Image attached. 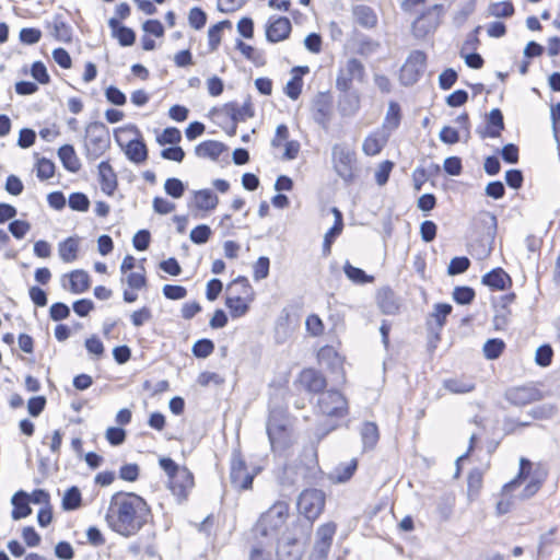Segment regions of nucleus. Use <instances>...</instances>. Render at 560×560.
<instances>
[{
  "label": "nucleus",
  "instance_id": "obj_1",
  "mask_svg": "<svg viewBox=\"0 0 560 560\" xmlns=\"http://www.w3.org/2000/svg\"><path fill=\"white\" fill-rule=\"evenodd\" d=\"M151 510L145 500L133 492H116L105 513L107 526L116 534L129 538L148 523Z\"/></svg>",
  "mask_w": 560,
  "mask_h": 560
},
{
  "label": "nucleus",
  "instance_id": "obj_2",
  "mask_svg": "<svg viewBox=\"0 0 560 560\" xmlns=\"http://www.w3.org/2000/svg\"><path fill=\"white\" fill-rule=\"evenodd\" d=\"M254 535L262 546H276L280 542V506L275 503L266 512H264L257 521Z\"/></svg>",
  "mask_w": 560,
  "mask_h": 560
},
{
  "label": "nucleus",
  "instance_id": "obj_3",
  "mask_svg": "<svg viewBox=\"0 0 560 560\" xmlns=\"http://www.w3.org/2000/svg\"><path fill=\"white\" fill-rule=\"evenodd\" d=\"M311 538V525L294 523L292 535L285 538L282 546V560H302Z\"/></svg>",
  "mask_w": 560,
  "mask_h": 560
},
{
  "label": "nucleus",
  "instance_id": "obj_4",
  "mask_svg": "<svg viewBox=\"0 0 560 560\" xmlns=\"http://www.w3.org/2000/svg\"><path fill=\"white\" fill-rule=\"evenodd\" d=\"M334 167L347 185L354 183L358 177L355 152L343 145L332 148Z\"/></svg>",
  "mask_w": 560,
  "mask_h": 560
},
{
  "label": "nucleus",
  "instance_id": "obj_5",
  "mask_svg": "<svg viewBox=\"0 0 560 560\" xmlns=\"http://www.w3.org/2000/svg\"><path fill=\"white\" fill-rule=\"evenodd\" d=\"M317 411L329 418H343L348 415V401L337 389L324 390L317 400Z\"/></svg>",
  "mask_w": 560,
  "mask_h": 560
},
{
  "label": "nucleus",
  "instance_id": "obj_6",
  "mask_svg": "<svg viewBox=\"0 0 560 560\" xmlns=\"http://www.w3.org/2000/svg\"><path fill=\"white\" fill-rule=\"evenodd\" d=\"M428 57L423 50H412L402 65L399 81L404 86L416 84L427 69Z\"/></svg>",
  "mask_w": 560,
  "mask_h": 560
},
{
  "label": "nucleus",
  "instance_id": "obj_7",
  "mask_svg": "<svg viewBox=\"0 0 560 560\" xmlns=\"http://www.w3.org/2000/svg\"><path fill=\"white\" fill-rule=\"evenodd\" d=\"M298 510L310 523L315 521L324 510L325 493L318 489H305L298 499ZM312 526V524H308Z\"/></svg>",
  "mask_w": 560,
  "mask_h": 560
},
{
  "label": "nucleus",
  "instance_id": "obj_8",
  "mask_svg": "<svg viewBox=\"0 0 560 560\" xmlns=\"http://www.w3.org/2000/svg\"><path fill=\"white\" fill-rule=\"evenodd\" d=\"M444 14L443 4H434L423 11L412 23V33L417 37H425L441 24Z\"/></svg>",
  "mask_w": 560,
  "mask_h": 560
},
{
  "label": "nucleus",
  "instance_id": "obj_9",
  "mask_svg": "<svg viewBox=\"0 0 560 560\" xmlns=\"http://www.w3.org/2000/svg\"><path fill=\"white\" fill-rule=\"evenodd\" d=\"M86 148L90 154L98 158L109 147V133L103 122H91L86 127Z\"/></svg>",
  "mask_w": 560,
  "mask_h": 560
},
{
  "label": "nucleus",
  "instance_id": "obj_10",
  "mask_svg": "<svg viewBox=\"0 0 560 560\" xmlns=\"http://www.w3.org/2000/svg\"><path fill=\"white\" fill-rule=\"evenodd\" d=\"M504 398L512 406L524 407L544 398V393L534 385H518L509 387L504 393Z\"/></svg>",
  "mask_w": 560,
  "mask_h": 560
},
{
  "label": "nucleus",
  "instance_id": "obj_11",
  "mask_svg": "<svg viewBox=\"0 0 560 560\" xmlns=\"http://www.w3.org/2000/svg\"><path fill=\"white\" fill-rule=\"evenodd\" d=\"M255 474V471H248L246 463L241 455V452L237 450L233 451L230 472V479L232 485L235 488L248 490L252 488Z\"/></svg>",
  "mask_w": 560,
  "mask_h": 560
},
{
  "label": "nucleus",
  "instance_id": "obj_12",
  "mask_svg": "<svg viewBox=\"0 0 560 560\" xmlns=\"http://www.w3.org/2000/svg\"><path fill=\"white\" fill-rule=\"evenodd\" d=\"M471 228L475 233L477 234H483L489 240L488 247L483 248L485 254H490L492 247L491 244L493 243L495 235H497V229H498V219L497 215L489 211H480L477 213V215L474 217Z\"/></svg>",
  "mask_w": 560,
  "mask_h": 560
},
{
  "label": "nucleus",
  "instance_id": "obj_13",
  "mask_svg": "<svg viewBox=\"0 0 560 560\" xmlns=\"http://www.w3.org/2000/svg\"><path fill=\"white\" fill-rule=\"evenodd\" d=\"M296 383H299L304 390L313 395H320L327 386L325 375L313 368L303 369L298 375Z\"/></svg>",
  "mask_w": 560,
  "mask_h": 560
},
{
  "label": "nucleus",
  "instance_id": "obj_14",
  "mask_svg": "<svg viewBox=\"0 0 560 560\" xmlns=\"http://www.w3.org/2000/svg\"><path fill=\"white\" fill-rule=\"evenodd\" d=\"M192 487L194 476L186 467H183L178 474H175V476L168 480V488L177 498L178 502H182L187 498L188 492Z\"/></svg>",
  "mask_w": 560,
  "mask_h": 560
},
{
  "label": "nucleus",
  "instance_id": "obj_15",
  "mask_svg": "<svg viewBox=\"0 0 560 560\" xmlns=\"http://www.w3.org/2000/svg\"><path fill=\"white\" fill-rule=\"evenodd\" d=\"M332 100L329 93H319L314 101L313 118L327 129L331 119Z\"/></svg>",
  "mask_w": 560,
  "mask_h": 560
},
{
  "label": "nucleus",
  "instance_id": "obj_16",
  "mask_svg": "<svg viewBox=\"0 0 560 560\" xmlns=\"http://www.w3.org/2000/svg\"><path fill=\"white\" fill-rule=\"evenodd\" d=\"M504 127L505 126L502 112L499 108H493L488 116L487 125L483 127L479 126L476 132L481 139H494L501 136Z\"/></svg>",
  "mask_w": 560,
  "mask_h": 560
},
{
  "label": "nucleus",
  "instance_id": "obj_17",
  "mask_svg": "<svg viewBox=\"0 0 560 560\" xmlns=\"http://www.w3.org/2000/svg\"><path fill=\"white\" fill-rule=\"evenodd\" d=\"M338 110L341 116H354L361 107V96L357 90L338 91Z\"/></svg>",
  "mask_w": 560,
  "mask_h": 560
},
{
  "label": "nucleus",
  "instance_id": "obj_18",
  "mask_svg": "<svg viewBox=\"0 0 560 560\" xmlns=\"http://www.w3.org/2000/svg\"><path fill=\"white\" fill-rule=\"evenodd\" d=\"M376 303L385 315H397L400 311L396 293L390 287H384L377 291Z\"/></svg>",
  "mask_w": 560,
  "mask_h": 560
},
{
  "label": "nucleus",
  "instance_id": "obj_19",
  "mask_svg": "<svg viewBox=\"0 0 560 560\" xmlns=\"http://www.w3.org/2000/svg\"><path fill=\"white\" fill-rule=\"evenodd\" d=\"M481 282L492 291H501L512 285V278L502 267H497L485 273Z\"/></svg>",
  "mask_w": 560,
  "mask_h": 560
},
{
  "label": "nucleus",
  "instance_id": "obj_20",
  "mask_svg": "<svg viewBox=\"0 0 560 560\" xmlns=\"http://www.w3.org/2000/svg\"><path fill=\"white\" fill-rule=\"evenodd\" d=\"M266 433L272 451L276 452L280 443V410L276 406H270L269 408Z\"/></svg>",
  "mask_w": 560,
  "mask_h": 560
},
{
  "label": "nucleus",
  "instance_id": "obj_21",
  "mask_svg": "<svg viewBox=\"0 0 560 560\" xmlns=\"http://www.w3.org/2000/svg\"><path fill=\"white\" fill-rule=\"evenodd\" d=\"M308 72L310 68L307 66H296L292 68V77L284 88V92L290 98H299L303 88V75Z\"/></svg>",
  "mask_w": 560,
  "mask_h": 560
},
{
  "label": "nucleus",
  "instance_id": "obj_22",
  "mask_svg": "<svg viewBox=\"0 0 560 560\" xmlns=\"http://www.w3.org/2000/svg\"><path fill=\"white\" fill-rule=\"evenodd\" d=\"M352 15L355 22L363 28H374L378 22V18L374 9L366 4L354 5L352 8Z\"/></svg>",
  "mask_w": 560,
  "mask_h": 560
},
{
  "label": "nucleus",
  "instance_id": "obj_23",
  "mask_svg": "<svg viewBox=\"0 0 560 560\" xmlns=\"http://www.w3.org/2000/svg\"><path fill=\"white\" fill-rule=\"evenodd\" d=\"M98 175L102 191L112 196L117 187V178L108 162L103 161L100 163Z\"/></svg>",
  "mask_w": 560,
  "mask_h": 560
},
{
  "label": "nucleus",
  "instance_id": "obj_24",
  "mask_svg": "<svg viewBox=\"0 0 560 560\" xmlns=\"http://www.w3.org/2000/svg\"><path fill=\"white\" fill-rule=\"evenodd\" d=\"M11 504L13 505L11 516L15 521L24 518L32 513L28 494L23 490H19L13 494L11 498Z\"/></svg>",
  "mask_w": 560,
  "mask_h": 560
},
{
  "label": "nucleus",
  "instance_id": "obj_25",
  "mask_svg": "<svg viewBox=\"0 0 560 560\" xmlns=\"http://www.w3.org/2000/svg\"><path fill=\"white\" fill-rule=\"evenodd\" d=\"M360 434L363 451L366 452L374 450L380 441V431L377 424L372 421L364 422L361 427Z\"/></svg>",
  "mask_w": 560,
  "mask_h": 560
},
{
  "label": "nucleus",
  "instance_id": "obj_26",
  "mask_svg": "<svg viewBox=\"0 0 560 560\" xmlns=\"http://www.w3.org/2000/svg\"><path fill=\"white\" fill-rule=\"evenodd\" d=\"M224 150L225 145L222 142L207 140L196 147L195 153L199 158H208L214 161L222 154Z\"/></svg>",
  "mask_w": 560,
  "mask_h": 560
},
{
  "label": "nucleus",
  "instance_id": "obj_27",
  "mask_svg": "<svg viewBox=\"0 0 560 560\" xmlns=\"http://www.w3.org/2000/svg\"><path fill=\"white\" fill-rule=\"evenodd\" d=\"M58 156L66 170L75 173L80 170L81 163L74 148L71 144H63L58 150Z\"/></svg>",
  "mask_w": 560,
  "mask_h": 560
},
{
  "label": "nucleus",
  "instance_id": "obj_28",
  "mask_svg": "<svg viewBox=\"0 0 560 560\" xmlns=\"http://www.w3.org/2000/svg\"><path fill=\"white\" fill-rule=\"evenodd\" d=\"M125 153L127 158L137 164L144 162L148 158V149L142 140L133 139L126 145Z\"/></svg>",
  "mask_w": 560,
  "mask_h": 560
},
{
  "label": "nucleus",
  "instance_id": "obj_29",
  "mask_svg": "<svg viewBox=\"0 0 560 560\" xmlns=\"http://www.w3.org/2000/svg\"><path fill=\"white\" fill-rule=\"evenodd\" d=\"M319 363L326 364L330 369L342 368L343 360L332 346H324L317 353Z\"/></svg>",
  "mask_w": 560,
  "mask_h": 560
},
{
  "label": "nucleus",
  "instance_id": "obj_30",
  "mask_svg": "<svg viewBox=\"0 0 560 560\" xmlns=\"http://www.w3.org/2000/svg\"><path fill=\"white\" fill-rule=\"evenodd\" d=\"M69 290L74 294L85 292L90 287V276L84 270H74L69 273Z\"/></svg>",
  "mask_w": 560,
  "mask_h": 560
},
{
  "label": "nucleus",
  "instance_id": "obj_31",
  "mask_svg": "<svg viewBox=\"0 0 560 560\" xmlns=\"http://www.w3.org/2000/svg\"><path fill=\"white\" fill-rule=\"evenodd\" d=\"M386 143V139L381 137L378 132L370 133L363 141L362 151L368 156L378 154Z\"/></svg>",
  "mask_w": 560,
  "mask_h": 560
},
{
  "label": "nucleus",
  "instance_id": "obj_32",
  "mask_svg": "<svg viewBox=\"0 0 560 560\" xmlns=\"http://www.w3.org/2000/svg\"><path fill=\"white\" fill-rule=\"evenodd\" d=\"M82 495L81 491L77 486L67 489L62 495V509L65 511H74L81 506Z\"/></svg>",
  "mask_w": 560,
  "mask_h": 560
},
{
  "label": "nucleus",
  "instance_id": "obj_33",
  "mask_svg": "<svg viewBox=\"0 0 560 560\" xmlns=\"http://www.w3.org/2000/svg\"><path fill=\"white\" fill-rule=\"evenodd\" d=\"M78 249V240L74 237H68L59 244L58 252L62 261L72 262L77 259Z\"/></svg>",
  "mask_w": 560,
  "mask_h": 560
},
{
  "label": "nucleus",
  "instance_id": "obj_34",
  "mask_svg": "<svg viewBox=\"0 0 560 560\" xmlns=\"http://www.w3.org/2000/svg\"><path fill=\"white\" fill-rule=\"evenodd\" d=\"M401 121V108L400 105L392 101L388 105V110L385 116L383 127L388 130H395L399 127Z\"/></svg>",
  "mask_w": 560,
  "mask_h": 560
},
{
  "label": "nucleus",
  "instance_id": "obj_35",
  "mask_svg": "<svg viewBox=\"0 0 560 560\" xmlns=\"http://www.w3.org/2000/svg\"><path fill=\"white\" fill-rule=\"evenodd\" d=\"M558 412V407L556 404L546 402L542 405H538L533 407L527 413L534 420H550Z\"/></svg>",
  "mask_w": 560,
  "mask_h": 560
},
{
  "label": "nucleus",
  "instance_id": "obj_36",
  "mask_svg": "<svg viewBox=\"0 0 560 560\" xmlns=\"http://www.w3.org/2000/svg\"><path fill=\"white\" fill-rule=\"evenodd\" d=\"M483 474L481 469L474 468L469 471L467 478V491L470 498H477L482 489Z\"/></svg>",
  "mask_w": 560,
  "mask_h": 560
},
{
  "label": "nucleus",
  "instance_id": "obj_37",
  "mask_svg": "<svg viewBox=\"0 0 560 560\" xmlns=\"http://www.w3.org/2000/svg\"><path fill=\"white\" fill-rule=\"evenodd\" d=\"M232 23L229 20H223L212 25L208 30L209 48L211 51L217 50L221 43V32L224 28H231Z\"/></svg>",
  "mask_w": 560,
  "mask_h": 560
},
{
  "label": "nucleus",
  "instance_id": "obj_38",
  "mask_svg": "<svg viewBox=\"0 0 560 560\" xmlns=\"http://www.w3.org/2000/svg\"><path fill=\"white\" fill-rule=\"evenodd\" d=\"M218 197L210 189H202L196 194V206L200 210H212L217 207Z\"/></svg>",
  "mask_w": 560,
  "mask_h": 560
},
{
  "label": "nucleus",
  "instance_id": "obj_39",
  "mask_svg": "<svg viewBox=\"0 0 560 560\" xmlns=\"http://www.w3.org/2000/svg\"><path fill=\"white\" fill-rule=\"evenodd\" d=\"M51 35L59 42L69 43L72 39V28L62 20L56 18L52 23Z\"/></svg>",
  "mask_w": 560,
  "mask_h": 560
},
{
  "label": "nucleus",
  "instance_id": "obj_40",
  "mask_svg": "<svg viewBox=\"0 0 560 560\" xmlns=\"http://www.w3.org/2000/svg\"><path fill=\"white\" fill-rule=\"evenodd\" d=\"M346 276L354 283H370L374 280L373 276L366 275L364 270L352 266L347 261L343 266Z\"/></svg>",
  "mask_w": 560,
  "mask_h": 560
},
{
  "label": "nucleus",
  "instance_id": "obj_41",
  "mask_svg": "<svg viewBox=\"0 0 560 560\" xmlns=\"http://www.w3.org/2000/svg\"><path fill=\"white\" fill-rule=\"evenodd\" d=\"M225 305L233 317L243 316L248 311V305L244 301V296L241 295H229L225 300Z\"/></svg>",
  "mask_w": 560,
  "mask_h": 560
},
{
  "label": "nucleus",
  "instance_id": "obj_42",
  "mask_svg": "<svg viewBox=\"0 0 560 560\" xmlns=\"http://www.w3.org/2000/svg\"><path fill=\"white\" fill-rule=\"evenodd\" d=\"M444 387L453 394H466L475 389V384L459 378H448L444 381Z\"/></svg>",
  "mask_w": 560,
  "mask_h": 560
},
{
  "label": "nucleus",
  "instance_id": "obj_43",
  "mask_svg": "<svg viewBox=\"0 0 560 560\" xmlns=\"http://www.w3.org/2000/svg\"><path fill=\"white\" fill-rule=\"evenodd\" d=\"M505 349V343L502 339L493 338L487 340L483 346L485 357L489 360H494L501 355L503 350Z\"/></svg>",
  "mask_w": 560,
  "mask_h": 560
},
{
  "label": "nucleus",
  "instance_id": "obj_44",
  "mask_svg": "<svg viewBox=\"0 0 560 560\" xmlns=\"http://www.w3.org/2000/svg\"><path fill=\"white\" fill-rule=\"evenodd\" d=\"M475 295V290L467 285H458L453 291V300L459 305L470 304L474 301Z\"/></svg>",
  "mask_w": 560,
  "mask_h": 560
},
{
  "label": "nucleus",
  "instance_id": "obj_45",
  "mask_svg": "<svg viewBox=\"0 0 560 560\" xmlns=\"http://www.w3.org/2000/svg\"><path fill=\"white\" fill-rule=\"evenodd\" d=\"M336 532L335 524H325L318 528V539L315 545L331 548L332 539Z\"/></svg>",
  "mask_w": 560,
  "mask_h": 560
},
{
  "label": "nucleus",
  "instance_id": "obj_46",
  "mask_svg": "<svg viewBox=\"0 0 560 560\" xmlns=\"http://www.w3.org/2000/svg\"><path fill=\"white\" fill-rule=\"evenodd\" d=\"M164 190L172 198L178 199L184 196L186 186L180 179L170 177L164 183Z\"/></svg>",
  "mask_w": 560,
  "mask_h": 560
},
{
  "label": "nucleus",
  "instance_id": "obj_47",
  "mask_svg": "<svg viewBox=\"0 0 560 560\" xmlns=\"http://www.w3.org/2000/svg\"><path fill=\"white\" fill-rule=\"evenodd\" d=\"M453 307L448 303H436L434 305V310L431 314V317L434 318V322L439 328H443L446 324V317L452 313Z\"/></svg>",
  "mask_w": 560,
  "mask_h": 560
},
{
  "label": "nucleus",
  "instance_id": "obj_48",
  "mask_svg": "<svg viewBox=\"0 0 560 560\" xmlns=\"http://www.w3.org/2000/svg\"><path fill=\"white\" fill-rule=\"evenodd\" d=\"M358 460L355 458L348 463H341L336 467V479L339 482H346L350 480L357 469Z\"/></svg>",
  "mask_w": 560,
  "mask_h": 560
},
{
  "label": "nucleus",
  "instance_id": "obj_49",
  "mask_svg": "<svg viewBox=\"0 0 560 560\" xmlns=\"http://www.w3.org/2000/svg\"><path fill=\"white\" fill-rule=\"evenodd\" d=\"M515 12L512 1H501L490 4V13L495 18H509Z\"/></svg>",
  "mask_w": 560,
  "mask_h": 560
},
{
  "label": "nucleus",
  "instance_id": "obj_50",
  "mask_svg": "<svg viewBox=\"0 0 560 560\" xmlns=\"http://www.w3.org/2000/svg\"><path fill=\"white\" fill-rule=\"evenodd\" d=\"M68 203L74 211L86 212L90 207V199L83 192H72L69 196Z\"/></svg>",
  "mask_w": 560,
  "mask_h": 560
},
{
  "label": "nucleus",
  "instance_id": "obj_51",
  "mask_svg": "<svg viewBox=\"0 0 560 560\" xmlns=\"http://www.w3.org/2000/svg\"><path fill=\"white\" fill-rule=\"evenodd\" d=\"M214 350V343L210 339H199L192 346V354L196 358H208Z\"/></svg>",
  "mask_w": 560,
  "mask_h": 560
},
{
  "label": "nucleus",
  "instance_id": "obj_52",
  "mask_svg": "<svg viewBox=\"0 0 560 560\" xmlns=\"http://www.w3.org/2000/svg\"><path fill=\"white\" fill-rule=\"evenodd\" d=\"M343 70H346V72H348L349 75H351L354 80H357L359 82H363L364 77H365V69H364L363 63L359 59H357V58L349 59L347 61L346 68Z\"/></svg>",
  "mask_w": 560,
  "mask_h": 560
},
{
  "label": "nucleus",
  "instance_id": "obj_53",
  "mask_svg": "<svg viewBox=\"0 0 560 560\" xmlns=\"http://www.w3.org/2000/svg\"><path fill=\"white\" fill-rule=\"evenodd\" d=\"M553 357V350L550 345L545 343L538 347L535 354V362L537 365L547 368L551 364Z\"/></svg>",
  "mask_w": 560,
  "mask_h": 560
},
{
  "label": "nucleus",
  "instance_id": "obj_54",
  "mask_svg": "<svg viewBox=\"0 0 560 560\" xmlns=\"http://www.w3.org/2000/svg\"><path fill=\"white\" fill-rule=\"evenodd\" d=\"M182 133L175 127H167L163 130L161 135L156 137V141L159 144H176L180 141Z\"/></svg>",
  "mask_w": 560,
  "mask_h": 560
},
{
  "label": "nucleus",
  "instance_id": "obj_55",
  "mask_svg": "<svg viewBox=\"0 0 560 560\" xmlns=\"http://www.w3.org/2000/svg\"><path fill=\"white\" fill-rule=\"evenodd\" d=\"M470 267V260L466 256H458L454 257L448 267H447V273L450 276L460 275L468 270Z\"/></svg>",
  "mask_w": 560,
  "mask_h": 560
},
{
  "label": "nucleus",
  "instance_id": "obj_56",
  "mask_svg": "<svg viewBox=\"0 0 560 560\" xmlns=\"http://www.w3.org/2000/svg\"><path fill=\"white\" fill-rule=\"evenodd\" d=\"M211 233L212 231L209 225L199 224L191 230L189 237L192 243L201 245L208 242L209 237L211 236Z\"/></svg>",
  "mask_w": 560,
  "mask_h": 560
},
{
  "label": "nucleus",
  "instance_id": "obj_57",
  "mask_svg": "<svg viewBox=\"0 0 560 560\" xmlns=\"http://www.w3.org/2000/svg\"><path fill=\"white\" fill-rule=\"evenodd\" d=\"M229 114L234 121H243L247 117L253 116V110L249 104H243L242 106L238 105H231L229 108Z\"/></svg>",
  "mask_w": 560,
  "mask_h": 560
},
{
  "label": "nucleus",
  "instance_id": "obj_58",
  "mask_svg": "<svg viewBox=\"0 0 560 560\" xmlns=\"http://www.w3.org/2000/svg\"><path fill=\"white\" fill-rule=\"evenodd\" d=\"M188 21L191 27L201 30L206 25L207 14L202 9L195 7L189 11Z\"/></svg>",
  "mask_w": 560,
  "mask_h": 560
},
{
  "label": "nucleus",
  "instance_id": "obj_59",
  "mask_svg": "<svg viewBox=\"0 0 560 560\" xmlns=\"http://www.w3.org/2000/svg\"><path fill=\"white\" fill-rule=\"evenodd\" d=\"M378 47V42L373 40L368 36H363L358 43L357 52L361 56H370L374 54Z\"/></svg>",
  "mask_w": 560,
  "mask_h": 560
},
{
  "label": "nucleus",
  "instance_id": "obj_60",
  "mask_svg": "<svg viewBox=\"0 0 560 560\" xmlns=\"http://www.w3.org/2000/svg\"><path fill=\"white\" fill-rule=\"evenodd\" d=\"M55 174V164L45 158H42L37 162V177L42 180L49 179Z\"/></svg>",
  "mask_w": 560,
  "mask_h": 560
},
{
  "label": "nucleus",
  "instance_id": "obj_61",
  "mask_svg": "<svg viewBox=\"0 0 560 560\" xmlns=\"http://www.w3.org/2000/svg\"><path fill=\"white\" fill-rule=\"evenodd\" d=\"M115 38L118 39L119 44L124 47H128L135 44L136 33L125 25H122L118 31L113 34Z\"/></svg>",
  "mask_w": 560,
  "mask_h": 560
},
{
  "label": "nucleus",
  "instance_id": "obj_62",
  "mask_svg": "<svg viewBox=\"0 0 560 560\" xmlns=\"http://www.w3.org/2000/svg\"><path fill=\"white\" fill-rule=\"evenodd\" d=\"M458 74L453 68L445 69L439 77V86L441 90H450L457 81Z\"/></svg>",
  "mask_w": 560,
  "mask_h": 560
},
{
  "label": "nucleus",
  "instance_id": "obj_63",
  "mask_svg": "<svg viewBox=\"0 0 560 560\" xmlns=\"http://www.w3.org/2000/svg\"><path fill=\"white\" fill-rule=\"evenodd\" d=\"M105 438L109 444L118 446L126 440V431L119 427H109L106 430Z\"/></svg>",
  "mask_w": 560,
  "mask_h": 560
},
{
  "label": "nucleus",
  "instance_id": "obj_64",
  "mask_svg": "<svg viewBox=\"0 0 560 560\" xmlns=\"http://www.w3.org/2000/svg\"><path fill=\"white\" fill-rule=\"evenodd\" d=\"M10 233L18 240H22L31 230V224L23 220H13L9 223Z\"/></svg>",
  "mask_w": 560,
  "mask_h": 560
}]
</instances>
